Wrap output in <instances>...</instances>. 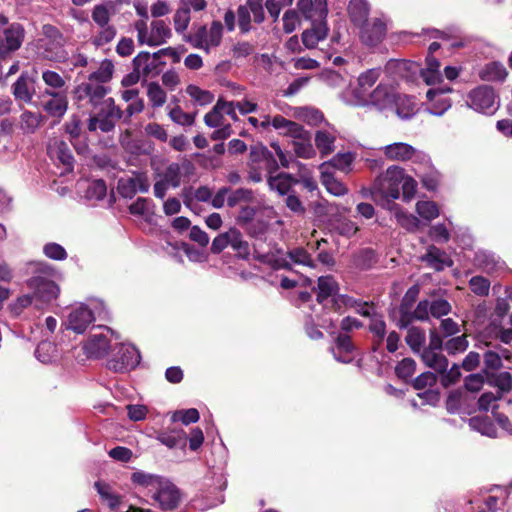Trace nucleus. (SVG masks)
Here are the masks:
<instances>
[{
  "instance_id": "nucleus-1",
  "label": "nucleus",
  "mask_w": 512,
  "mask_h": 512,
  "mask_svg": "<svg viewBox=\"0 0 512 512\" xmlns=\"http://www.w3.org/2000/svg\"><path fill=\"white\" fill-rule=\"evenodd\" d=\"M25 274L29 276L26 286L33 291V297L48 304L55 300L60 292L59 286L53 280L56 270L44 261H30L26 264Z\"/></svg>"
},
{
  "instance_id": "nucleus-2",
  "label": "nucleus",
  "mask_w": 512,
  "mask_h": 512,
  "mask_svg": "<svg viewBox=\"0 0 512 512\" xmlns=\"http://www.w3.org/2000/svg\"><path fill=\"white\" fill-rule=\"evenodd\" d=\"M404 180V169L392 165L389 166L385 172L379 174L372 186L368 189H363L362 194L364 197H372L373 199H398L400 196V185Z\"/></svg>"
},
{
  "instance_id": "nucleus-3",
  "label": "nucleus",
  "mask_w": 512,
  "mask_h": 512,
  "mask_svg": "<svg viewBox=\"0 0 512 512\" xmlns=\"http://www.w3.org/2000/svg\"><path fill=\"white\" fill-rule=\"evenodd\" d=\"M43 38L38 41L41 56L49 61L63 63L68 59L65 49L66 39L63 33L52 24L42 26Z\"/></svg>"
},
{
  "instance_id": "nucleus-4",
  "label": "nucleus",
  "mask_w": 512,
  "mask_h": 512,
  "mask_svg": "<svg viewBox=\"0 0 512 512\" xmlns=\"http://www.w3.org/2000/svg\"><path fill=\"white\" fill-rule=\"evenodd\" d=\"M466 106L477 113L492 116L500 108V96L494 87L481 84L468 92Z\"/></svg>"
},
{
  "instance_id": "nucleus-5",
  "label": "nucleus",
  "mask_w": 512,
  "mask_h": 512,
  "mask_svg": "<svg viewBox=\"0 0 512 512\" xmlns=\"http://www.w3.org/2000/svg\"><path fill=\"white\" fill-rule=\"evenodd\" d=\"M91 18L98 27L97 33L92 36L91 43L95 47H102L114 40L117 35V29L110 24L111 14L105 4H97L91 11Z\"/></svg>"
},
{
  "instance_id": "nucleus-6",
  "label": "nucleus",
  "mask_w": 512,
  "mask_h": 512,
  "mask_svg": "<svg viewBox=\"0 0 512 512\" xmlns=\"http://www.w3.org/2000/svg\"><path fill=\"white\" fill-rule=\"evenodd\" d=\"M139 362L140 355L134 346L119 343L113 348L107 367L114 372L122 373L135 368Z\"/></svg>"
},
{
  "instance_id": "nucleus-7",
  "label": "nucleus",
  "mask_w": 512,
  "mask_h": 512,
  "mask_svg": "<svg viewBox=\"0 0 512 512\" xmlns=\"http://www.w3.org/2000/svg\"><path fill=\"white\" fill-rule=\"evenodd\" d=\"M228 246L241 258H247L250 254L248 242L243 240L240 231L233 226H231L227 232L221 233L214 238L211 251L213 253H220Z\"/></svg>"
},
{
  "instance_id": "nucleus-8",
  "label": "nucleus",
  "mask_w": 512,
  "mask_h": 512,
  "mask_svg": "<svg viewBox=\"0 0 512 512\" xmlns=\"http://www.w3.org/2000/svg\"><path fill=\"white\" fill-rule=\"evenodd\" d=\"M122 117L121 109L115 105L113 98L105 99L103 107L97 116L91 117L88 123V129L95 131L100 129L102 132L108 133L114 130L117 120Z\"/></svg>"
},
{
  "instance_id": "nucleus-9",
  "label": "nucleus",
  "mask_w": 512,
  "mask_h": 512,
  "mask_svg": "<svg viewBox=\"0 0 512 512\" xmlns=\"http://www.w3.org/2000/svg\"><path fill=\"white\" fill-rule=\"evenodd\" d=\"M25 39V29L21 23L12 22L4 30L0 38V60H6L18 51Z\"/></svg>"
},
{
  "instance_id": "nucleus-10",
  "label": "nucleus",
  "mask_w": 512,
  "mask_h": 512,
  "mask_svg": "<svg viewBox=\"0 0 512 512\" xmlns=\"http://www.w3.org/2000/svg\"><path fill=\"white\" fill-rule=\"evenodd\" d=\"M152 499L162 511H172L178 508L181 503V491L174 483L165 477L152 494Z\"/></svg>"
},
{
  "instance_id": "nucleus-11",
  "label": "nucleus",
  "mask_w": 512,
  "mask_h": 512,
  "mask_svg": "<svg viewBox=\"0 0 512 512\" xmlns=\"http://www.w3.org/2000/svg\"><path fill=\"white\" fill-rule=\"evenodd\" d=\"M149 188V179L144 172L134 171L132 175L121 177L117 181L119 195L127 199H132L138 192L147 193Z\"/></svg>"
},
{
  "instance_id": "nucleus-12",
  "label": "nucleus",
  "mask_w": 512,
  "mask_h": 512,
  "mask_svg": "<svg viewBox=\"0 0 512 512\" xmlns=\"http://www.w3.org/2000/svg\"><path fill=\"white\" fill-rule=\"evenodd\" d=\"M297 10L311 24H327V0H298Z\"/></svg>"
},
{
  "instance_id": "nucleus-13",
  "label": "nucleus",
  "mask_w": 512,
  "mask_h": 512,
  "mask_svg": "<svg viewBox=\"0 0 512 512\" xmlns=\"http://www.w3.org/2000/svg\"><path fill=\"white\" fill-rule=\"evenodd\" d=\"M473 265L487 274H494L506 268V263L499 255L488 249H478L474 252Z\"/></svg>"
},
{
  "instance_id": "nucleus-14",
  "label": "nucleus",
  "mask_w": 512,
  "mask_h": 512,
  "mask_svg": "<svg viewBox=\"0 0 512 512\" xmlns=\"http://www.w3.org/2000/svg\"><path fill=\"white\" fill-rule=\"evenodd\" d=\"M360 39L363 44L369 47H375L383 41L386 36V24L379 18L367 21L359 26Z\"/></svg>"
},
{
  "instance_id": "nucleus-15",
  "label": "nucleus",
  "mask_w": 512,
  "mask_h": 512,
  "mask_svg": "<svg viewBox=\"0 0 512 512\" xmlns=\"http://www.w3.org/2000/svg\"><path fill=\"white\" fill-rule=\"evenodd\" d=\"M36 79L28 72H22L11 86V92L15 100L31 104L36 93Z\"/></svg>"
},
{
  "instance_id": "nucleus-16",
  "label": "nucleus",
  "mask_w": 512,
  "mask_h": 512,
  "mask_svg": "<svg viewBox=\"0 0 512 512\" xmlns=\"http://www.w3.org/2000/svg\"><path fill=\"white\" fill-rule=\"evenodd\" d=\"M95 316L93 311L87 306H80L72 310L67 318V329L78 334L83 333L89 325L94 322Z\"/></svg>"
},
{
  "instance_id": "nucleus-17",
  "label": "nucleus",
  "mask_w": 512,
  "mask_h": 512,
  "mask_svg": "<svg viewBox=\"0 0 512 512\" xmlns=\"http://www.w3.org/2000/svg\"><path fill=\"white\" fill-rule=\"evenodd\" d=\"M334 345L330 348L334 359L341 363H350L353 359L351 354L356 349L351 336L346 333H338L334 338Z\"/></svg>"
},
{
  "instance_id": "nucleus-18",
  "label": "nucleus",
  "mask_w": 512,
  "mask_h": 512,
  "mask_svg": "<svg viewBox=\"0 0 512 512\" xmlns=\"http://www.w3.org/2000/svg\"><path fill=\"white\" fill-rule=\"evenodd\" d=\"M50 156L56 159L64 167V173H70L74 169V156L68 144L63 140L55 139L48 146Z\"/></svg>"
},
{
  "instance_id": "nucleus-19",
  "label": "nucleus",
  "mask_w": 512,
  "mask_h": 512,
  "mask_svg": "<svg viewBox=\"0 0 512 512\" xmlns=\"http://www.w3.org/2000/svg\"><path fill=\"white\" fill-rule=\"evenodd\" d=\"M424 363L440 373V382L444 388L448 387V373L446 367L448 360L439 351L425 348L421 354Z\"/></svg>"
},
{
  "instance_id": "nucleus-20",
  "label": "nucleus",
  "mask_w": 512,
  "mask_h": 512,
  "mask_svg": "<svg viewBox=\"0 0 512 512\" xmlns=\"http://www.w3.org/2000/svg\"><path fill=\"white\" fill-rule=\"evenodd\" d=\"M265 163L269 173L278 169V164L271 151L261 143L251 145L249 153V165L259 166Z\"/></svg>"
},
{
  "instance_id": "nucleus-21",
  "label": "nucleus",
  "mask_w": 512,
  "mask_h": 512,
  "mask_svg": "<svg viewBox=\"0 0 512 512\" xmlns=\"http://www.w3.org/2000/svg\"><path fill=\"white\" fill-rule=\"evenodd\" d=\"M397 93L392 86L380 83L370 93V103L380 110L393 108Z\"/></svg>"
},
{
  "instance_id": "nucleus-22",
  "label": "nucleus",
  "mask_w": 512,
  "mask_h": 512,
  "mask_svg": "<svg viewBox=\"0 0 512 512\" xmlns=\"http://www.w3.org/2000/svg\"><path fill=\"white\" fill-rule=\"evenodd\" d=\"M128 209L131 215L143 220L147 224H152L155 221L156 205L150 198L139 197Z\"/></svg>"
},
{
  "instance_id": "nucleus-23",
  "label": "nucleus",
  "mask_w": 512,
  "mask_h": 512,
  "mask_svg": "<svg viewBox=\"0 0 512 512\" xmlns=\"http://www.w3.org/2000/svg\"><path fill=\"white\" fill-rule=\"evenodd\" d=\"M109 339L104 334L90 335L84 345L85 353L89 358L100 359L107 355L110 348Z\"/></svg>"
},
{
  "instance_id": "nucleus-24",
  "label": "nucleus",
  "mask_w": 512,
  "mask_h": 512,
  "mask_svg": "<svg viewBox=\"0 0 512 512\" xmlns=\"http://www.w3.org/2000/svg\"><path fill=\"white\" fill-rule=\"evenodd\" d=\"M283 254L281 248L276 249L275 252L269 251L267 253H260L254 244V259L260 263L269 265L273 270H292L291 262L278 255Z\"/></svg>"
},
{
  "instance_id": "nucleus-25",
  "label": "nucleus",
  "mask_w": 512,
  "mask_h": 512,
  "mask_svg": "<svg viewBox=\"0 0 512 512\" xmlns=\"http://www.w3.org/2000/svg\"><path fill=\"white\" fill-rule=\"evenodd\" d=\"M313 290H317L316 300L319 304L324 305L328 298L335 297L339 292V284L332 275L320 276L317 280V287Z\"/></svg>"
},
{
  "instance_id": "nucleus-26",
  "label": "nucleus",
  "mask_w": 512,
  "mask_h": 512,
  "mask_svg": "<svg viewBox=\"0 0 512 512\" xmlns=\"http://www.w3.org/2000/svg\"><path fill=\"white\" fill-rule=\"evenodd\" d=\"M478 76L484 82H504L508 72L500 61H491L479 70Z\"/></svg>"
},
{
  "instance_id": "nucleus-27",
  "label": "nucleus",
  "mask_w": 512,
  "mask_h": 512,
  "mask_svg": "<svg viewBox=\"0 0 512 512\" xmlns=\"http://www.w3.org/2000/svg\"><path fill=\"white\" fill-rule=\"evenodd\" d=\"M164 479L165 477L161 475L151 474L141 470L133 472L130 477L131 483L135 487L146 489L152 492V494Z\"/></svg>"
},
{
  "instance_id": "nucleus-28",
  "label": "nucleus",
  "mask_w": 512,
  "mask_h": 512,
  "mask_svg": "<svg viewBox=\"0 0 512 512\" xmlns=\"http://www.w3.org/2000/svg\"><path fill=\"white\" fill-rule=\"evenodd\" d=\"M446 93L445 89H429L427 91V111L435 116H442L448 110V100L443 97Z\"/></svg>"
},
{
  "instance_id": "nucleus-29",
  "label": "nucleus",
  "mask_w": 512,
  "mask_h": 512,
  "mask_svg": "<svg viewBox=\"0 0 512 512\" xmlns=\"http://www.w3.org/2000/svg\"><path fill=\"white\" fill-rule=\"evenodd\" d=\"M469 427L471 430L480 433L483 436L489 438H497L498 429L494 424L493 420L487 416H473L468 420Z\"/></svg>"
},
{
  "instance_id": "nucleus-30",
  "label": "nucleus",
  "mask_w": 512,
  "mask_h": 512,
  "mask_svg": "<svg viewBox=\"0 0 512 512\" xmlns=\"http://www.w3.org/2000/svg\"><path fill=\"white\" fill-rule=\"evenodd\" d=\"M370 5L367 0H350L348 4V14L351 22L360 26L368 21Z\"/></svg>"
},
{
  "instance_id": "nucleus-31",
  "label": "nucleus",
  "mask_w": 512,
  "mask_h": 512,
  "mask_svg": "<svg viewBox=\"0 0 512 512\" xmlns=\"http://www.w3.org/2000/svg\"><path fill=\"white\" fill-rule=\"evenodd\" d=\"M328 31L329 29L327 24H311L310 29L303 31L302 42L308 49L315 48L320 41L327 37Z\"/></svg>"
},
{
  "instance_id": "nucleus-32",
  "label": "nucleus",
  "mask_w": 512,
  "mask_h": 512,
  "mask_svg": "<svg viewBox=\"0 0 512 512\" xmlns=\"http://www.w3.org/2000/svg\"><path fill=\"white\" fill-rule=\"evenodd\" d=\"M171 29L163 20H155L151 23V31L147 38V45L160 46L171 37Z\"/></svg>"
},
{
  "instance_id": "nucleus-33",
  "label": "nucleus",
  "mask_w": 512,
  "mask_h": 512,
  "mask_svg": "<svg viewBox=\"0 0 512 512\" xmlns=\"http://www.w3.org/2000/svg\"><path fill=\"white\" fill-rule=\"evenodd\" d=\"M299 180L288 173H280L277 176H270L268 184L271 190L277 191L282 196H287L292 191V185L298 184Z\"/></svg>"
},
{
  "instance_id": "nucleus-34",
  "label": "nucleus",
  "mask_w": 512,
  "mask_h": 512,
  "mask_svg": "<svg viewBox=\"0 0 512 512\" xmlns=\"http://www.w3.org/2000/svg\"><path fill=\"white\" fill-rule=\"evenodd\" d=\"M157 440L170 449H183L187 445V435L184 430H172L170 432H159Z\"/></svg>"
},
{
  "instance_id": "nucleus-35",
  "label": "nucleus",
  "mask_w": 512,
  "mask_h": 512,
  "mask_svg": "<svg viewBox=\"0 0 512 512\" xmlns=\"http://www.w3.org/2000/svg\"><path fill=\"white\" fill-rule=\"evenodd\" d=\"M421 261L435 271L444 270L448 262L445 259V252L434 245L427 248L426 253L421 257Z\"/></svg>"
},
{
  "instance_id": "nucleus-36",
  "label": "nucleus",
  "mask_w": 512,
  "mask_h": 512,
  "mask_svg": "<svg viewBox=\"0 0 512 512\" xmlns=\"http://www.w3.org/2000/svg\"><path fill=\"white\" fill-rule=\"evenodd\" d=\"M44 111L52 116L61 118L68 109V100L65 92L59 95H53V98L43 104Z\"/></svg>"
},
{
  "instance_id": "nucleus-37",
  "label": "nucleus",
  "mask_w": 512,
  "mask_h": 512,
  "mask_svg": "<svg viewBox=\"0 0 512 512\" xmlns=\"http://www.w3.org/2000/svg\"><path fill=\"white\" fill-rule=\"evenodd\" d=\"M81 90L85 96L89 98L92 105L97 106L105 101L104 98L107 95L109 89L103 85V83H97L89 81L81 86Z\"/></svg>"
},
{
  "instance_id": "nucleus-38",
  "label": "nucleus",
  "mask_w": 512,
  "mask_h": 512,
  "mask_svg": "<svg viewBox=\"0 0 512 512\" xmlns=\"http://www.w3.org/2000/svg\"><path fill=\"white\" fill-rule=\"evenodd\" d=\"M393 108L397 116L403 120L412 118L416 113V104L412 97L398 94Z\"/></svg>"
},
{
  "instance_id": "nucleus-39",
  "label": "nucleus",
  "mask_w": 512,
  "mask_h": 512,
  "mask_svg": "<svg viewBox=\"0 0 512 512\" xmlns=\"http://www.w3.org/2000/svg\"><path fill=\"white\" fill-rule=\"evenodd\" d=\"M440 62L434 56H426V67L420 70V76L427 85H433L441 80Z\"/></svg>"
},
{
  "instance_id": "nucleus-40",
  "label": "nucleus",
  "mask_w": 512,
  "mask_h": 512,
  "mask_svg": "<svg viewBox=\"0 0 512 512\" xmlns=\"http://www.w3.org/2000/svg\"><path fill=\"white\" fill-rule=\"evenodd\" d=\"M415 148L407 143H393L385 147V155L392 160L406 161L413 157Z\"/></svg>"
},
{
  "instance_id": "nucleus-41",
  "label": "nucleus",
  "mask_w": 512,
  "mask_h": 512,
  "mask_svg": "<svg viewBox=\"0 0 512 512\" xmlns=\"http://www.w3.org/2000/svg\"><path fill=\"white\" fill-rule=\"evenodd\" d=\"M377 262V254L371 248H363L353 255V264L360 270L371 269Z\"/></svg>"
},
{
  "instance_id": "nucleus-42",
  "label": "nucleus",
  "mask_w": 512,
  "mask_h": 512,
  "mask_svg": "<svg viewBox=\"0 0 512 512\" xmlns=\"http://www.w3.org/2000/svg\"><path fill=\"white\" fill-rule=\"evenodd\" d=\"M254 192L248 188H238L232 190L230 188V192L227 197V206L230 208L236 206H242L244 204L252 203L254 201Z\"/></svg>"
},
{
  "instance_id": "nucleus-43",
  "label": "nucleus",
  "mask_w": 512,
  "mask_h": 512,
  "mask_svg": "<svg viewBox=\"0 0 512 512\" xmlns=\"http://www.w3.org/2000/svg\"><path fill=\"white\" fill-rule=\"evenodd\" d=\"M335 135L325 130H318L315 134V146L322 157L331 154L335 149Z\"/></svg>"
},
{
  "instance_id": "nucleus-44",
  "label": "nucleus",
  "mask_w": 512,
  "mask_h": 512,
  "mask_svg": "<svg viewBox=\"0 0 512 512\" xmlns=\"http://www.w3.org/2000/svg\"><path fill=\"white\" fill-rule=\"evenodd\" d=\"M359 304L360 299H356L346 294L337 293V295L331 299L328 309L334 312H340L342 307L356 308Z\"/></svg>"
},
{
  "instance_id": "nucleus-45",
  "label": "nucleus",
  "mask_w": 512,
  "mask_h": 512,
  "mask_svg": "<svg viewBox=\"0 0 512 512\" xmlns=\"http://www.w3.org/2000/svg\"><path fill=\"white\" fill-rule=\"evenodd\" d=\"M186 41L190 43L194 48L203 49L206 53H209V46L207 42V27L202 25L196 29L195 32L189 34L186 37Z\"/></svg>"
},
{
  "instance_id": "nucleus-46",
  "label": "nucleus",
  "mask_w": 512,
  "mask_h": 512,
  "mask_svg": "<svg viewBox=\"0 0 512 512\" xmlns=\"http://www.w3.org/2000/svg\"><path fill=\"white\" fill-rule=\"evenodd\" d=\"M107 194V186L104 180L96 179L91 181L86 189L85 197L88 200L100 201Z\"/></svg>"
},
{
  "instance_id": "nucleus-47",
  "label": "nucleus",
  "mask_w": 512,
  "mask_h": 512,
  "mask_svg": "<svg viewBox=\"0 0 512 512\" xmlns=\"http://www.w3.org/2000/svg\"><path fill=\"white\" fill-rule=\"evenodd\" d=\"M100 497L108 503V506L114 510L121 502L120 496L113 494L108 484L97 481L94 484Z\"/></svg>"
},
{
  "instance_id": "nucleus-48",
  "label": "nucleus",
  "mask_w": 512,
  "mask_h": 512,
  "mask_svg": "<svg viewBox=\"0 0 512 512\" xmlns=\"http://www.w3.org/2000/svg\"><path fill=\"white\" fill-rule=\"evenodd\" d=\"M147 96L152 107H161L166 102V92L156 82H151L147 87Z\"/></svg>"
},
{
  "instance_id": "nucleus-49",
  "label": "nucleus",
  "mask_w": 512,
  "mask_h": 512,
  "mask_svg": "<svg viewBox=\"0 0 512 512\" xmlns=\"http://www.w3.org/2000/svg\"><path fill=\"white\" fill-rule=\"evenodd\" d=\"M418 215L424 220L431 221L439 215V208L433 201H418L416 204Z\"/></svg>"
},
{
  "instance_id": "nucleus-50",
  "label": "nucleus",
  "mask_w": 512,
  "mask_h": 512,
  "mask_svg": "<svg viewBox=\"0 0 512 512\" xmlns=\"http://www.w3.org/2000/svg\"><path fill=\"white\" fill-rule=\"evenodd\" d=\"M416 371V362L412 358H404L395 367L396 376L407 382Z\"/></svg>"
},
{
  "instance_id": "nucleus-51",
  "label": "nucleus",
  "mask_w": 512,
  "mask_h": 512,
  "mask_svg": "<svg viewBox=\"0 0 512 512\" xmlns=\"http://www.w3.org/2000/svg\"><path fill=\"white\" fill-rule=\"evenodd\" d=\"M491 283L489 279L484 276L477 275L473 276L469 280V287L471 291L479 297H486L489 295Z\"/></svg>"
},
{
  "instance_id": "nucleus-52",
  "label": "nucleus",
  "mask_w": 512,
  "mask_h": 512,
  "mask_svg": "<svg viewBox=\"0 0 512 512\" xmlns=\"http://www.w3.org/2000/svg\"><path fill=\"white\" fill-rule=\"evenodd\" d=\"M425 333L418 327H411L408 329L406 335L407 345L414 351L419 352L425 343Z\"/></svg>"
},
{
  "instance_id": "nucleus-53",
  "label": "nucleus",
  "mask_w": 512,
  "mask_h": 512,
  "mask_svg": "<svg viewBox=\"0 0 512 512\" xmlns=\"http://www.w3.org/2000/svg\"><path fill=\"white\" fill-rule=\"evenodd\" d=\"M286 254L290 258L291 262L295 264L308 266L310 268L315 267L311 255L302 247H296L294 249H291L287 251Z\"/></svg>"
},
{
  "instance_id": "nucleus-54",
  "label": "nucleus",
  "mask_w": 512,
  "mask_h": 512,
  "mask_svg": "<svg viewBox=\"0 0 512 512\" xmlns=\"http://www.w3.org/2000/svg\"><path fill=\"white\" fill-rule=\"evenodd\" d=\"M311 136L303 140H293V148L295 154L304 159H310L315 156L316 152L311 142Z\"/></svg>"
},
{
  "instance_id": "nucleus-55",
  "label": "nucleus",
  "mask_w": 512,
  "mask_h": 512,
  "mask_svg": "<svg viewBox=\"0 0 512 512\" xmlns=\"http://www.w3.org/2000/svg\"><path fill=\"white\" fill-rule=\"evenodd\" d=\"M299 117L310 126H318L324 121L323 113L312 107L300 108Z\"/></svg>"
},
{
  "instance_id": "nucleus-56",
  "label": "nucleus",
  "mask_w": 512,
  "mask_h": 512,
  "mask_svg": "<svg viewBox=\"0 0 512 512\" xmlns=\"http://www.w3.org/2000/svg\"><path fill=\"white\" fill-rule=\"evenodd\" d=\"M40 124V116L31 111H24L20 116V127L24 133H33Z\"/></svg>"
},
{
  "instance_id": "nucleus-57",
  "label": "nucleus",
  "mask_w": 512,
  "mask_h": 512,
  "mask_svg": "<svg viewBox=\"0 0 512 512\" xmlns=\"http://www.w3.org/2000/svg\"><path fill=\"white\" fill-rule=\"evenodd\" d=\"M380 75L381 70L379 68L368 69L367 71L361 73L358 77L359 88L365 92L376 83Z\"/></svg>"
},
{
  "instance_id": "nucleus-58",
  "label": "nucleus",
  "mask_w": 512,
  "mask_h": 512,
  "mask_svg": "<svg viewBox=\"0 0 512 512\" xmlns=\"http://www.w3.org/2000/svg\"><path fill=\"white\" fill-rule=\"evenodd\" d=\"M173 22L177 33L184 32L190 22V9L188 7L178 8L174 14Z\"/></svg>"
},
{
  "instance_id": "nucleus-59",
  "label": "nucleus",
  "mask_w": 512,
  "mask_h": 512,
  "mask_svg": "<svg viewBox=\"0 0 512 512\" xmlns=\"http://www.w3.org/2000/svg\"><path fill=\"white\" fill-rule=\"evenodd\" d=\"M42 80L46 84L47 87H50L54 90L62 91V88L65 86L66 82L64 78L57 72L52 70H45L42 72Z\"/></svg>"
},
{
  "instance_id": "nucleus-60",
  "label": "nucleus",
  "mask_w": 512,
  "mask_h": 512,
  "mask_svg": "<svg viewBox=\"0 0 512 512\" xmlns=\"http://www.w3.org/2000/svg\"><path fill=\"white\" fill-rule=\"evenodd\" d=\"M113 74V65L111 62H103L100 68L91 73L89 76V81H95L97 83H105L112 78Z\"/></svg>"
},
{
  "instance_id": "nucleus-61",
  "label": "nucleus",
  "mask_w": 512,
  "mask_h": 512,
  "mask_svg": "<svg viewBox=\"0 0 512 512\" xmlns=\"http://www.w3.org/2000/svg\"><path fill=\"white\" fill-rule=\"evenodd\" d=\"M186 92L192 99H194L200 105H207L211 103L213 100V95L209 91L202 90L196 85H189L186 88Z\"/></svg>"
},
{
  "instance_id": "nucleus-62",
  "label": "nucleus",
  "mask_w": 512,
  "mask_h": 512,
  "mask_svg": "<svg viewBox=\"0 0 512 512\" xmlns=\"http://www.w3.org/2000/svg\"><path fill=\"white\" fill-rule=\"evenodd\" d=\"M162 179L168 183L170 186L177 188L181 183V169L177 163L170 164L164 174Z\"/></svg>"
},
{
  "instance_id": "nucleus-63",
  "label": "nucleus",
  "mask_w": 512,
  "mask_h": 512,
  "mask_svg": "<svg viewBox=\"0 0 512 512\" xmlns=\"http://www.w3.org/2000/svg\"><path fill=\"white\" fill-rule=\"evenodd\" d=\"M200 418L199 412L195 408H190L187 410H178L174 412L172 415V421H180L184 425H189L191 423H196Z\"/></svg>"
},
{
  "instance_id": "nucleus-64",
  "label": "nucleus",
  "mask_w": 512,
  "mask_h": 512,
  "mask_svg": "<svg viewBox=\"0 0 512 512\" xmlns=\"http://www.w3.org/2000/svg\"><path fill=\"white\" fill-rule=\"evenodd\" d=\"M171 120L182 126H192L195 122V116L184 112L179 106H176L169 112Z\"/></svg>"
}]
</instances>
